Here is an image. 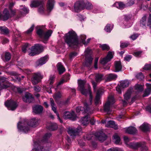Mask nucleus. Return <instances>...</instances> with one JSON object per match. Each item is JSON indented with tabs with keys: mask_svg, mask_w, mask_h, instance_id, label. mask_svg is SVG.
Instances as JSON below:
<instances>
[{
	"mask_svg": "<svg viewBox=\"0 0 151 151\" xmlns=\"http://www.w3.org/2000/svg\"><path fill=\"white\" fill-rule=\"evenodd\" d=\"M86 82L84 80L79 81L78 89L80 91L82 94L85 96H86L88 94H89L90 102L88 104L86 103H84V107L85 108L82 106L78 107L76 109V111L77 113L81 112L82 113H84L88 114H89V110L88 105L91 104L93 97L91 94V86L88 84H86Z\"/></svg>",
	"mask_w": 151,
	"mask_h": 151,
	"instance_id": "f257e3e1",
	"label": "nucleus"
},
{
	"mask_svg": "<svg viewBox=\"0 0 151 151\" xmlns=\"http://www.w3.org/2000/svg\"><path fill=\"white\" fill-rule=\"evenodd\" d=\"M40 122V119L34 118L30 119L28 123L27 121L19 122L17 124V128L20 132L26 133L30 130V127H35L37 126Z\"/></svg>",
	"mask_w": 151,
	"mask_h": 151,
	"instance_id": "f03ea898",
	"label": "nucleus"
},
{
	"mask_svg": "<svg viewBox=\"0 0 151 151\" xmlns=\"http://www.w3.org/2000/svg\"><path fill=\"white\" fill-rule=\"evenodd\" d=\"M51 135L50 133L45 134L44 137V139L46 140ZM51 145L50 142L45 141V140L40 142H34V148L31 151H49Z\"/></svg>",
	"mask_w": 151,
	"mask_h": 151,
	"instance_id": "7ed1b4c3",
	"label": "nucleus"
},
{
	"mask_svg": "<svg viewBox=\"0 0 151 151\" xmlns=\"http://www.w3.org/2000/svg\"><path fill=\"white\" fill-rule=\"evenodd\" d=\"M65 42L69 46L74 47L78 44V41L76 34L73 30L66 34L64 37Z\"/></svg>",
	"mask_w": 151,
	"mask_h": 151,
	"instance_id": "20e7f679",
	"label": "nucleus"
},
{
	"mask_svg": "<svg viewBox=\"0 0 151 151\" xmlns=\"http://www.w3.org/2000/svg\"><path fill=\"white\" fill-rule=\"evenodd\" d=\"M84 7L86 8L87 9H91L93 6L91 3L88 1H84L83 0H78L75 4L74 8L75 12H80Z\"/></svg>",
	"mask_w": 151,
	"mask_h": 151,
	"instance_id": "39448f33",
	"label": "nucleus"
},
{
	"mask_svg": "<svg viewBox=\"0 0 151 151\" xmlns=\"http://www.w3.org/2000/svg\"><path fill=\"white\" fill-rule=\"evenodd\" d=\"M43 49L44 47L42 45L36 44L32 46L31 49H29L27 51L29 56H33L42 52Z\"/></svg>",
	"mask_w": 151,
	"mask_h": 151,
	"instance_id": "423d86ee",
	"label": "nucleus"
},
{
	"mask_svg": "<svg viewBox=\"0 0 151 151\" xmlns=\"http://www.w3.org/2000/svg\"><path fill=\"white\" fill-rule=\"evenodd\" d=\"M52 32L51 30H49L45 33L41 29H39L37 31V33L40 37L43 40L44 43H46L49 37L51 36Z\"/></svg>",
	"mask_w": 151,
	"mask_h": 151,
	"instance_id": "0eeeda50",
	"label": "nucleus"
},
{
	"mask_svg": "<svg viewBox=\"0 0 151 151\" xmlns=\"http://www.w3.org/2000/svg\"><path fill=\"white\" fill-rule=\"evenodd\" d=\"M115 102L114 97L111 95L108 97L107 101L105 103L104 106V111L108 114H109L111 111V105Z\"/></svg>",
	"mask_w": 151,
	"mask_h": 151,
	"instance_id": "6e6552de",
	"label": "nucleus"
},
{
	"mask_svg": "<svg viewBox=\"0 0 151 151\" xmlns=\"http://www.w3.org/2000/svg\"><path fill=\"white\" fill-rule=\"evenodd\" d=\"M84 53L86 57L84 65L86 67H89L92 64L93 59L91 56V50L89 48H87L85 51Z\"/></svg>",
	"mask_w": 151,
	"mask_h": 151,
	"instance_id": "1a4fd4ad",
	"label": "nucleus"
},
{
	"mask_svg": "<svg viewBox=\"0 0 151 151\" xmlns=\"http://www.w3.org/2000/svg\"><path fill=\"white\" fill-rule=\"evenodd\" d=\"M43 77L40 72L35 73L33 74L31 78V82L33 84L35 85L40 82Z\"/></svg>",
	"mask_w": 151,
	"mask_h": 151,
	"instance_id": "9d476101",
	"label": "nucleus"
},
{
	"mask_svg": "<svg viewBox=\"0 0 151 151\" xmlns=\"http://www.w3.org/2000/svg\"><path fill=\"white\" fill-rule=\"evenodd\" d=\"M81 129V128L80 127H78L77 128L69 127L68 128V132L71 138L74 139L76 136L78 135Z\"/></svg>",
	"mask_w": 151,
	"mask_h": 151,
	"instance_id": "9b49d317",
	"label": "nucleus"
},
{
	"mask_svg": "<svg viewBox=\"0 0 151 151\" xmlns=\"http://www.w3.org/2000/svg\"><path fill=\"white\" fill-rule=\"evenodd\" d=\"M12 86V84L7 80L6 78L2 77L0 78V90L11 87Z\"/></svg>",
	"mask_w": 151,
	"mask_h": 151,
	"instance_id": "f8f14e48",
	"label": "nucleus"
},
{
	"mask_svg": "<svg viewBox=\"0 0 151 151\" xmlns=\"http://www.w3.org/2000/svg\"><path fill=\"white\" fill-rule=\"evenodd\" d=\"M104 93V90L101 88H99L98 90L94 100V104L96 106L98 105L101 103L100 98Z\"/></svg>",
	"mask_w": 151,
	"mask_h": 151,
	"instance_id": "ddd939ff",
	"label": "nucleus"
},
{
	"mask_svg": "<svg viewBox=\"0 0 151 151\" xmlns=\"http://www.w3.org/2000/svg\"><path fill=\"white\" fill-rule=\"evenodd\" d=\"M5 104L8 109L12 111L14 110L17 106V103L12 100H7L5 103Z\"/></svg>",
	"mask_w": 151,
	"mask_h": 151,
	"instance_id": "4468645a",
	"label": "nucleus"
},
{
	"mask_svg": "<svg viewBox=\"0 0 151 151\" xmlns=\"http://www.w3.org/2000/svg\"><path fill=\"white\" fill-rule=\"evenodd\" d=\"M63 117L65 119H70L73 121L75 120L77 118V116L73 111L70 112L69 111L65 112Z\"/></svg>",
	"mask_w": 151,
	"mask_h": 151,
	"instance_id": "2eb2a0df",
	"label": "nucleus"
},
{
	"mask_svg": "<svg viewBox=\"0 0 151 151\" xmlns=\"http://www.w3.org/2000/svg\"><path fill=\"white\" fill-rule=\"evenodd\" d=\"M133 91V89L130 88L127 90L125 94L124 95V99L122 100L123 104L124 106H125L127 104V102L128 100L129 99Z\"/></svg>",
	"mask_w": 151,
	"mask_h": 151,
	"instance_id": "dca6fc26",
	"label": "nucleus"
},
{
	"mask_svg": "<svg viewBox=\"0 0 151 151\" xmlns=\"http://www.w3.org/2000/svg\"><path fill=\"white\" fill-rule=\"evenodd\" d=\"M23 101L27 103H30L34 100V98L32 95L30 93H26L24 96L22 97Z\"/></svg>",
	"mask_w": 151,
	"mask_h": 151,
	"instance_id": "f3484780",
	"label": "nucleus"
},
{
	"mask_svg": "<svg viewBox=\"0 0 151 151\" xmlns=\"http://www.w3.org/2000/svg\"><path fill=\"white\" fill-rule=\"evenodd\" d=\"M113 57V55L112 52H109L105 58L102 59L101 60V63L102 64H105L109 61Z\"/></svg>",
	"mask_w": 151,
	"mask_h": 151,
	"instance_id": "a211bd4d",
	"label": "nucleus"
},
{
	"mask_svg": "<svg viewBox=\"0 0 151 151\" xmlns=\"http://www.w3.org/2000/svg\"><path fill=\"white\" fill-rule=\"evenodd\" d=\"M95 136L101 142H103L106 140L107 136L103 132H97L95 134Z\"/></svg>",
	"mask_w": 151,
	"mask_h": 151,
	"instance_id": "6ab92c4d",
	"label": "nucleus"
},
{
	"mask_svg": "<svg viewBox=\"0 0 151 151\" xmlns=\"http://www.w3.org/2000/svg\"><path fill=\"white\" fill-rule=\"evenodd\" d=\"M20 7V9L21 11L20 14L21 16H18L17 17V18L18 19L20 18L22 16H24L26 14L28 13L29 12V9L26 7L23 6H21Z\"/></svg>",
	"mask_w": 151,
	"mask_h": 151,
	"instance_id": "aec40b11",
	"label": "nucleus"
},
{
	"mask_svg": "<svg viewBox=\"0 0 151 151\" xmlns=\"http://www.w3.org/2000/svg\"><path fill=\"white\" fill-rule=\"evenodd\" d=\"M50 104H51V106H52V109L53 111L55 113H56L57 115V116L58 117V119L60 121V123H62L63 122V121L62 120L60 119L59 117V114L56 111V108L54 106L55 104L54 103V101L53 99L52 98L50 99Z\"/></svg>",
	"mask_w": 151,
	"mask_h": 151,
	"instance_id": "412c9836",
	"label": "nucleus"
},
{
	"mask_svg": "<svg viewBox=\"0 0 151 151\" xmlns=\"http://www.w3.org/2000/svg\"><path fill=\"white\" fill-rule=\"evenodd\" d=\"M47 61V57L46 56L42 58L37 60L35 63L36 67L40 66L45 64Z\"/></svg>",
	"mask_w": 151,
	"mask_h": 151,
	"instance_id": "4be33fe9",
	"label": "nucleus"
},
{
	"mask_svg": "<svg viewBox=\"0 0 151 151\" xmlns=\"http://www.w3.org/2000/svg\"><path fill=\"white\" fill-rule=\"evenodd\" d=\"M2 15V20L3 21L7 20L9 18H11L10 15L9 13L6 9H5L3 12Z\"/></svg>",
	"mask_w": 151,
	"mask_h": 151,
	"instance_id": "5701e85b",
	"label": "nucleus"
},
{
	"mask_svg": "<svg viewBox=\"0 0 151 151\" xmlns=\"http://www.w3.org/2000/svg\"><path fill=\"white\" fill-rule=\"evenodd\" d=\"M139 127L141 130L146 132L150 131V126L147 123H144Z\"/></svg>",
	"mask_w": 151,
	"mask_h": 151,
	"instance_id": "b1692460",
	"label": "nucleus"
},
{
	"mask_svg": "<svg viewBox=\"0 0 151 151\" xmlns=\"http://www.w3.org/2000/svg\"><path fill=\"white\" fill-rule=\"evenodd\" d=\"M137 132V130L134 127H130L125 129V132L129 134H134Z\"/></svg>",
	"mask_w": 151,
	"mask_h": 151,
	"instance_id": "393cba45",
	"label": "nucleus"
},
{
	"mask_svg": "<svg viewBox=\"0 0 151 151\" xmlns=\"http://www.w3.org/2000/svg\"><path fill=\"white\" fill-rule=\"evenodd\" d=\"M43 110V107L40 105L36 106L33 108V112L37 114L41 113Z\"/></svg>",
	"mask_w": 151,
	"mask_h": 151,
	"instance_id": "a878e982",
	"label": "nucleus"
},
{
	"mask_svg": "<svg viewBox=\"0 0 151 151\" xmlns=\"http://www.w3.org/2000/svg\"><path fill=\"white\" fill-rule=\"evenodd\" d=\"M105 126L107 127H111L114 128L115 129H118V127L117 125L115 124V122L112 121H108L106 124Z\"/></svg>",
	"mask_w": 151,
	"mask_h": 151,
	"instance_id": "bb28decb",
	"label": "nucleus"
},
{
	"mask_svg": "<svg viewBox=\"0 0 151 151\" xmlns=\"http://www.w3.org/2000/svg\"><path fill=\"white\" fill-rule=\"evenodd\" d=\"M43 4V2L42 1L35 0L31 2L30 6L31 7H35L40 5H42Z\"/></svg>",
	"mask_w": 151,
	"mask_h": 151,
	"instance_id": "cd10ccee",
	"label": "nucleus"
},
{
	"mask_svg": "<svg viewBox=\"0 0 151 151\" xmlns=\"http://www.w3.org/2000/svg\"><path fill=\"white\" fill-rule=\"evenodd\" d=\"M90 120L88 115H87L81 119V122L83 126L86 125L88 124Z\"/></svg>",
	"mask_w": 151,
	"mask_h": 151,
	"instance_id": "c85d7f7f",
	"label": "nucleus"
},
{
	"mask_svg": "<svg viewBox=\"0 0 151 151\" xmlns=\"http://www.w3.org/2000/svg\"><path fill=\"white\" fill-rule=\"evenodd\" d=\"M141 142H130L128 146L129 147L133 149H137L142 145Z\"/></svg>",
	"mask_w": 151,
	"mask_h": 151,
	"instance_id": "c756f323",
	"label": "nucleus"
},
{
	"mask_svg": "<svg viewBox=\"0 0 151 151\" xmlns=\"http://www.w3.org/2000/svg\"><path fill=\"white\" fill-rule=\"evenodd\" d=\"M122 66L120 61H116L115 63L114 72H118L122 70Z\"/></svg>",
	"mask_w": 151,
	"mask_h": 151,
	"instance_id": "7c9ffc66",
	"label": "nucleus"
},
{
	"mask_svg": "<svg viewBox=\"0 0 151 151\" xmlns=\"http://www.w3.org/2000/svg\"><path fill=\"white\" fill-rule=\"evenodd\" d=\"M147 88L145 91L143 97H145L148 96L151 93V84L147 83L146 84Z\"/></svg>",
	"mask_w": 151,
	"mask_h": 151,
	"instance_id": "2f4dec72",
	"label": "nucleus"
},
{
	"mask_svg": "<svg viewBox=\"0 0 151 151\" xmlns=\"http://www.w3.org/2000/svg\"><path fill=\"white\" fill-rule=\"evenodd\" d=\"M54 3L55 2L54 0H48L47 6L48 11H51L53 9L54 7Z\"/></svg>",
	"mask_w": 151,
	"mask_h": 151,
	"instance_id": "473e14b6",
	"label": "nucleus"
},
{
	"mask_svg": "<svg viewBox=\"0 0 151 151\" xmlns=\"http://www.w3.org/2000/svg\"><path fill=\"white\" fill-rule=\"evenodd\" d=\"M58 70L60 74H62L65 71V69L61 63H59L57 65Z\"/></svg>",
	"mask_w": 151,
	"mask_h": 151,
	"instance_id": "72a5a7b5",
	"label": "nucleus"
},
{
	"mask_svg": "<svg viewBox=\"0 0 151 151\" xmlns=\"http://www.w3.org/2000/svg\"><path fill=\"white\" fill-rule=\"evenodd\" d=\"M117 76L116 75L111 73L107 75L106 78L107 81H110L113 80H115L117 78Z\"/></svg>",
	"mask_w": 151,
	"mask_h": 151,
	"instance_id": "f704fd0d",
	"label": "nucleus"
},
{
	"mask_svg": "<svg viewBox=\"0 0 151 151\" xmlns=\"http://www.w3.org/2000/svg\"><path fill=\"white\" fill-rule=\"evenodd\" d=\"M95 77V81L97 82H99L104 79V75L98 73Z\"/></svg>",
	"mask_w": 151,
	"mask_h": 151,
	"instance_id": "c9c22d12",
	"label": "nucleus"
},
{
	"mask_svg": "<svg viewBox=\"0 0 151 151\" xmlns=\"http://www.w3.org/2000/svg\"><path fill=\"white\" fill-rule=\"evenodd\" d=\"M129 84V81L127 80H124L120 82V86L122 88H125L128 86Z\"/></svg>",
	"mask_w": 151,
	"mask_h": 151,
	"instance_id": "e433bc0d",
	"label": "nucleus"
},
{
	"mask_svg": "<svg viewBox=\"0 0 151 151\" xmlns=\"http://www.w3.org/2000/svg\"><path fill=\"white\" fill-rule=\"evenodd\" d=\"M0 30L2 34L6 35L8 34L9 32L8 28L4 26L0 27Z\"/></svg>",
	"mask_w": 151,
	"mask_h": 151,
	"instance_id": "4c0bfd02",
	"label": "nucleus"
},
{
	"mask_svg": "<svg viewBox=\"0 0 151 151\" xmlns=\"http://www.w3.org/2000/svg\"><path fill=\"white\" fill-rule=\"evenodd\" d=\"M114 6L119 9H122L125 7V5L122 2H117L114 4Z\"/></svg>",
	"mask_w": 151,
	"mask_h": 151,
	"instance_id": "58836bf2",
	"label": "nucleus"
},
{
	"mask_svg": "<svg viewBox=\"0 0 151 151\" xmlns=\"http://www.w3.org/2000/svg\"><path fill=\"white\" fill-rule=\"evenodd\" d=\"M113 140L116 144H118L119 143L120 138L117 134H115L113 136Z\"/></svg>",
	"mask_w": 151,
	"mask_h": 151,
	"instance_id": "ea45409f",
	"label": "nucleus"
},
{
	"mask_svg": "<svg viewBox=\"0 0 151 151\" xmlns=\"http://www.w3.org/2000/svg\"><path fill=\"white\" fill-rule=\"evenodd\" d=\"M134 88L135 90L138 92L142 91L143 90V86L138 84L135 85Z\"/></svg>",
	"mask_w": 151,
	"mask_h": 151,
	"instance_id": "a19ab883",
	"label": "nucleus"
},
{
	"mask_svg": "<svg viewBox=\"0 0 151 151\" xmlns=\"http://www.w3.org/2000/svg\"><path fill=\"white\" fill-rule=\"evenodd\" d=\"M99 47L101 48L103 50H109L110 49L109 46L106 44L100 45Z\"/></svg>",
	"mask_w": 151,
	"mask_h": 151,
	"instance_id": "79ce46f5",
	"label": "nucleus"
},
{
	"mask_svg": "<svg viewBox=\"0 0 151 151\" xmlns=\"http://www.w3.org/2000/svg\"><path fill=\"white\" fill-rule=\"evenodd\" d=\"M5 58L6 61H9L11 59V55L10 53L6 52L5 54Z\"/></svg>",
	"mask_w": 151,
	"mask_h": 151,
	"instance_id": "37998d69",
	"label": "nucleus"
},
{
	"mask_svg": "<svg viewBox=\"0 0 151 151\" xmlns=\"http://www.w3.org/2000/svg\"><path fill=\"white\" fill-rule=\"evenodd\" d=\"M55 76L54 75H51L50 76L49 81L50 83V87L52 86V84L54 82L55 80Z\"/></svg>",
	"mask_w": 151,
	"mask_h": 151,
	"instance_id": "c03bdc74",
	"label": "nucleus"
},
{
	"mask_svg": "<svg viewBox=\"0 0 151 151\" xmlns=\"http://www.w3.org/2000/svg\"><path fill=\"white\" fill-rule=\"evenodd\" d=\"M28 44H26L22 47V51L24 53L26 52L27 51H27L29 50V49L28 48Z\"/></svg>",
	"mask_w": 151,
	"mask_h": 151,
	"instance_id": "a18cd8bd",
	"label": "nucleus"
},
{
	"mask_svg": "<svg viewBox=\"0 0 151 151\" xmlns=\"http://www.w3.org/2000/svg\"><path fill=\"white\" fill-rule=\"evenodd\" d=\"M107 151H123L121 148L118 147H112L108 149Z\"/></svg>",
	"mask_w": 151,
	"mask_h": 151,
	"instance_id": "49530a36",
	"label": "nucleus"
},
{
	"mask_svg": "<svg viewBox=\"0 0 151 151\" xmlns=\"http://www.w3.org/2000/svg\"><path fill=\"white\" fill-rule=\"evenodd\" d=\"M136 78L139 80H142L144 78V76L142 73H139L136 76Z\"/></svg>",
	"mask_w": 151,
	"mask_h": 151,
	"instance_id": "de8ad7c7",
	"label": "nucleus"
},
{
	"mask_svg": "<svg viewBox=\"0 0 151 151\" xmlns=\"http://www.w3.org/2000/svg\"><path fill=\"white\" fill-rule=\"evenodd\" d=\"M92 137H93V135L90 134H87L86 136H84L83 137V138L86 140H89L91 139Z\"/></svg>",
	"mask_w": 151,
	"mask_h": 151,
	"instance_id": "09e8293b",
	"label": "nucleus"
},
{
	"mask_svg": "<svg viewBox=\"0 0 151 151\" xmlns=\"http://www.w3.org/2000/svg\"><path fill=\"white\" fill-rule=\"evenodd\" d=\"M86 37L85 35H81L80 36L81 40V42L85 45H86V42L85 40L86 39Z\"/></svg>",
	"mask_w": 151,
	"mask_h": 151,
	"instance_id": "8fccbe9b",
	"label": "nucleus"
},
{
	"mask_svg": "<svg viewBox=\"0 0 151 151\" xmlns=\"http://www.w3.org/2000/svg\"><path fill=\"white\" fill-rule=\"evenodd\" d=\"M143 68L146 70H150L151 69V64H145Z\"/></svg>",
	"mask_w": 151,
	"mask_h": 151,
	"instance_id": "3c124183",
	"label": "nucleus"
},
{
	"mask_svg": "<svg viewBox=\"0 0 151 151\" xmlns=\"http://www.w3.org/2000/svg\"><path fill=\"white\" fill-rule=\"evenodd\" d=\"M104 29L107 32H110L111 30V28L110 27V25L109 24H107L105 27Z\"/></svg>",
	"mask_w": 151,
	"mask_h": 151,
	"instance_id": "603ef678",
	"label": "nucleus"
},
{
	"mask_svg": "<svg viewBox=\"0 0 151 151\" xmlns=\"http://www.w3.org/2000/svg\"><path fill=\"white\" fill-rule=\"evenodd\" d=\"M124 140L125 144L129 146V142L130 140V139L128 137L124 136Z\"/></svg>",
	"mask_w": 151,
	"mask_h": 151,
	"instance_id": "864d4df0",
	"label": "nucleus"
},
{
	"mask_svg": "<svg viewBox=\"0 0 151 151\" xmlns=\"http://www.w3.org/2000/svg\"><path fill=\"white\" fill-rule=\"evenodd\" d=\"M57 128V125L56 124H51L50 129L52 130H54L56 129Z\"/></svg>",
	"mask_w": 151,
	"mask_h": 151,
	"instance_id": "5fc2aeb1",
	"label": "nucleus"
},
{
	"mask_svg": "<svg viewBox=\"0 0 151 151\" xmlns=\"http://www.w3.org/2000/svg\"><path fill=\"white\" fill-rule=\"evenodd\" d=\"M10 15L11 18L14 16L16 12V10L15 9H10Z\"/></svg>",
	"mask_w": 151,
	"mask_h": 151,
	"instance_id": "6e6d98bb",
	"label": "nucleus"
},
{
	"mask_svg": "<svg viewBox=\"0 0 151 151\" xmlns=\"http://www.w3.org/2000/svg\"><path fill=\"white\" fill-rule=\"evenodd\" d=\"M140 147H141V151H148V149L147 147L144 145L142 143V145Z\"/></svg>",
	"mask_w": 151,
	"mask_h": 151,
	"instance_id": "4d7b16f0",
	"label": "nucleus"
},
{
	"mask_svg": "<svg viewBox=\"0 0 151 151\" xmlns=\"http://www.w3.org/2000/svg\"><path fill=\"white\" fill-rule=\"evenodd\" d=\"M34 27V25H32L31 27L26 31V33L27 34H30L33 30Z\"/></svg>",
	"mask_w": 151,
	"mask_h": 151,
	"instance_id": "13d9d810",
	"label": "nucleus"
},
{
	"mask_svg": "<svg viewBox=\"0 0 151 151\" xmlns=\"http://www.w3.org/2000/svg\"><path fill=\"white\" fill-rule=\"evenodd\" d=\"M138 35L137 34H134L130 36V38H131L132 40H134L138 37Z\"/></svg>",
	"mask_w": 151,
	"mask_h": 151,
	"instance_id": "bf43d9fd",
	"label": "nucleus"
},
{
	"mask_svg": "<svg viewBox=\"0 0 151 151\" xmlns=\"http://www.w3.org/2000/svg\"><path fill=\"white\" fill-rule=\"evenodd\" d=\"M61 97V94L60 93H56L54 96V98L55 99H57L60 98Z\"/></svg>",
	"mask_w": 151,
	"mask_h": 151,
	"instance_id": "052dcab7",
	"label": "nucleus"
},
{
	"mask_svg": "<svg viewBox=\"0 0 151 151\" xmlns=\"http://www.w3.org/2000/svg\"><path fill=\"white\" fill-rule=\"evenodd\" d=\"M142 51L135 52L134 53V55L136 57L139 56L142 53Z\"/></svg>",
	"mask_w": 151,
	"mask_h": 151,
	"instance_id": "680f3d73",
	"label": "nucleus"
},
{
	"mask_svg": "<svg viewBox=\"0 0 151 151\" xmlns=\"http://www.w3.org/2000/svg\"><path fill=\"white\" fill-rule=\"evenodd\" d=\"M77 55V53L76 52H73L70 53V58L72 59Z\"/></svg>",
	"mask_w": 151,
	"mask_h": 151,
	"instance_id": "e2e57ef3",
	"label": "nucleus"
},
{
	"mask_svg": "<svg viewBox=\"0 0 151 151\" xmlns=\"http://www.w3.org/2000/svg\"><path fill=\"white\" fill-rule=\"evenodd\" d=\"M131 58L132 57L131 55H127L124 58V59L125 60L129 61L131 60Z\"/></svg>",
	"mask_w": 151,
	"mask_h": 151,
	"instance_id": "0e129e2a",
	"label": "nucleus"
},
{
	"mask_svg": "<svg viewBox=\"0 0 151 151\" xmlns=\"http://www.w3.org/2000/svg\"><path fill=\"white\" fill-rule=\"evenodd\" d=\"M147 25L151 28V14H150L149 15V18L148 21Z\"/></svg>",
	"mask_w": 151,
	"mask_h": 151,
	"instance_id": "69168bd1",
	"label": "nucleus"
},
{
	"mask_svg": "<svg viewBox=\"0 0 151 151\" xmlns=\"http://www.w3.org/2000/svg\"><path fill=\"white\" fill-rule=\"evenodd\" d=\"M44 11V8L43 6L42 5L40 6L38 9L39 12L40 13H43Z\"/></svg>",
	"mask_w": 151,
	"mask_h": 151,
	"instance_id": "338daca9",
	"label": "nucleus"
},
{
	"mask_svg": "<svg viewBox=\"0 0 151 151\" xmlns=\"http://www.w3.org/2000/svg\"><path fill=\"white\" fill-rule=\"evenodd\" d=\"M9 42V40L6 38H4L2 41V43L3 44H4L8 43Z\"/></svg>",
	"mask_w": 151,
	"mask_h": 151,
	"instance_id": "774afa93",
	"label": "nucleus"
}]
</instances>
